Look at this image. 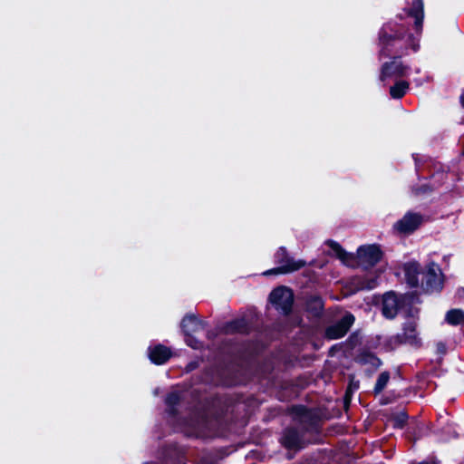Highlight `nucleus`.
<instances>
[{
	"label": "nucleus",
	"mask_w": 464,
	"mask_h": 464,
	"mask_svg": "<svg viewBox=\"0 0 464 464\" xmlns=\"http://www.w3.org/2000/svg\"><path fill=\"white\" fill-rule=\"evenodd\" d=\"M276 263L278 264V267L273 268L264 272L265 276L273 274H288L301 269L305 266L304 260H295L287 254L285 247H280L275 256Z\"/></svg>",
	"instance_id": "f03ea898"
},
{
	"label": "nucleus",
	"mask_w": 464,
	"mask_h": 464,
	"mask_svg": "<svg viewBox=\"0 0 464 464\" xmlns=\"http://www.w3.org/2000/svg\"><path fill=\"white\" fill-rule=\"evenodd\" d=\"M422 221L423 218L421 215L408 212L393 225V228L401 234H411L420 226Z\"/></svg>",
	"instance_id": "39448f33"
},
{
	"label": "nucleus",
	"mask_w": 464,
	"mask_h": 464,
	"mask_svg": "<svg viewBox=\"0 0 464 464\" xmlns=\"http://www.w3.org/2000/svg\"><path fill=\"white\" fill-rule=\"evenodd\" d=\"M390 380V374L387 372H382L376 382L374 391L375 392H381L387 385Z\"/></svg>",
	"instance_id": "4be33fe9"
},
{
	"label": "nucleus",
	"mask_w": 464,
	"mask_h": 464,
	"mask_svg": "<svg viewBox=\"0 0 464 464\" xmlns=\"http://www.w3.org/2000/svg\"><path fill=\"white\" fill-rule=\"evenodd\" d=\"M425 284L428 291H440L443 285V276L440 266L431 262L427 266Z\"/></svg>",
	"instance_id": "0eeeda50"
},
{
	"label": "nucleus",
	"mask_w": 464,
	"mask_h": 464,
	"mask_svg": "<svg viewBox=\"0 0 464 464\" xmlns=\"http://www.w3.org/2000/svg\"><path fill=\"white\" fill-rule=\"evenodd\" d=\"M462 154L464 155V150H463V153H462Z\"/></svg>",
	"instance_id": "cd10ccee"
},
{
	"label": "nucleus",
	"mask_w": 464,
	"mask_h": 464,
	"mask_svg": "<svg viewBox=\"0 0 464 464\" xmlns=\"http://www.w3.org/2000/svg\"><path fill=\"white\" fill-rule=\"evenodd\" d=\"M186 343L194 348V349H198L200 347V343L196 340L192 335H186Z\"/></svg>",
	"instance_id": "393cba45"
},
{
	"label": "nucleus",
	"mask_w": 464,
	"mask_h": 464,
	"mask_svg": "<svg viewBox=\"0 0 464 464\" xmlns=\"http://www.w3.org/2000/svg\"><path fill=\"white\" fill-rule=\"evenodd\" d=\"M329 246L331 247L333 253L338 257L344 265L353 266L355 261V256L344 251L342 246L334 241H329Z\"/></svg>",
	"instance_id": "2eb2a0df"
},
{
	"label": "nucleus",
	"mask_w": 464,
	"mask_h": 464,
	"mask_svg": "<svg viewBox=\"0 0 464 464\" xmlns=\"http://www.w3.org/2000/svg\"><path fill=\"white\" fill-rule=\"evenodd\" d=\"M179 401V394L177 392H170L166 398V403L169 406L177 404Z\"/></svg>",
	"instance_id": "b1692460"
},
{
	"label": "nucleus",
	"mask_w": 464,
	"mask_h": 464,
	"mask_svg": "<svg viewBox=\"0 0 464 464\" xmlns=\"http://www.w3.org/2000/svg\"><path fill=\"white\" fill-rule=\"evenodd\" d=\"M408 419V415L405 412H400L397 416L393 419V426L396 428H402Z\"/></svg>",
	"instance_id": "5701e85b"
},
{
	"label": "nucleus",
	"mask_w": 464,
	"mask_h": 464,
	"mask_svg": "<svg viewBox=\"0 0 464 464\" xmlns=\"http://www.w3.org/2000/svg\"><path fill=\"white\" fill-rule=\"evenodd\" d=\"M269 300L276 310L287 314L292 309L294 295L288 287L279 286L271 292Z\"/></svg>",
	"instance_id": "7ed1b4c3"
},
{
	"label": "nucleus",
	"mask_w": 464,
	"mask_h": 464,
	"mask_svg": "<svg viewBox=\"0 0 464 464\" xmlns=\"http://www.w3.org/2000/svg\"><path fill=\"white\" fill-rule=\"evenodd\" d=\"M366 357H367V359H365V362H369L374 366L380 365V363H381L380 360L378 358H376L375 356H373L372 354H368Z\"/></svg>",
	"instance_id": "a878e982"
},
{
	"label": "nucleus",
	"mask_w": 464,
	"mask_h": 464,
	"mask_svg": "<svg viewBox=\"0 0 464 464\" xmlns=\"http://www.w3.org/2000/svg\"><path fill=\"white\" fill-rule=\"evenodd\" d=\"M246 330V323L244 319L235 320L226 326L227 333H243Z\"/></svg>",
	"instance_id": "aec40b11"
},
{
	"label": "nucleus",
	"mask_w": 464,
	"mask_h": 464,
	"mask_svg": "<svg viewBox=\"0 0 464 464\" xmlns=\"http://www.w3.org/2000/svg\"><path fill=\"white\" fill-rule=\"evenodd\" d=\"M307 306L308 309L314 311V314H317L323 310V300L318 296H313L308 300Z\"/></svg>",
	"instance_id": "412c9836"
},
{
	"label": "nucleus",
	"mask_w": 464,
	"mask_h": 464,
	"mask_svg": "<svg viewBox=\"0 0 464 464\" xmlns=\"http://www.w3.org/2000/svg\"><path fill=\"white\" fill-rule=\"evenodd\" d=\"M446 321L451 325L464 322V312L460 309H452L446 314Z\"/></svg>",
	"instance_id": "6ab92c4d"
},
{
	"label": "nucleus",
	"mask_w": 464,
	"mask_h": 464,
	"mask_svg": "<svg viewBox=\"0 0 464 464\" xmlns=\"http://www.w3.org/2000/svg\"><path fill=\"white\" fill-rule=\"evenodd\" d=\"M181 329L185 335H191L194 333L203 330L204 324L194 314L186 315L180 324Z\"/></svg>",
	"instance_id": "f8f14e48"
},
{
	"label": "nucleus",
	"mask_w": 464,
	"mask_h": 464,
	"mask_svg": "<svg viewBox=\"0 0 464 464\" xmlns=\"http://www.w3.org/2000/svg\"><path fill=\"white\" fill-rule=\"evenodd\" d=\"M401 27L398 28L396 24L392 23L382 27L380 33V58H400L408 53L409 48H411L414 52L418 50L419 44L415 42V39L411 35H404L401 32Z\"/></svg>",
	"instance_id": "f257e3e1"
},
{
	"label": "nucleus",
	"mask_w": 464,
	"mask_h": 464,
	"mask_svg": "<svg viewBox=\"0 0 464 464\" xmlns=\"http://www.w3.org/2000/svg\"><path fill=\"white\" fill-rule=\"evenodd\" d=\"M408 89L409 83L404 81H400L391 87L390 94L393 99H400L406 93Z\"/></svg>",
	"instance_id": "a211bd4d"
},
{
	"label": "nucleus",
	"mask_w": 464,
	"mask_h": 464,
	"mask_svg": "<svg viewBox=\"0 0 464 464\" xmlns=\"http://www.w3.org/2000/svg\"><path fill=\"white\" fill-rule=\"evenodd\" d=\"M354 322V316L347 314L341 320L326 329V336L329 339H339L345 335Z\"/></svg>",
	"instance_id": "6e6552de"
},
{
	"label": "nucleus",
	"mask_w": 464,
	"mask_h": 464,
	"mask_svg": "<svg viewBox=\"0 0 464 464\" xmlns=\"http://www.w3.org/2000/svg\"><path fill=\"white\" fill-rule=\"evenodd\" d=\"M401 338L403 342L411 344H417L419 343L417 324L415 321L410 320L405 323Z\"/></svg>",
	"instance_id": "4468645a"
},
{
	"label": "nucleus",
	"mask_w": 464,
	"mask_h": 464,
	"mask_svg": "<svg viewBox=\"0 0 464 464\" xmlns=\"http://www.w3.org/2000/svg\"><path fill=\"white\" fill-rule=\"evenodd\" d=\"M405 11L408 15L414 18V26L418 34L422 28L424 12L422 0H406Z\"/></svg>",
	"instance_id": "1a4fd4ad"
},
{
	"label": "nucleus",
	"mask_w": 464,
	"mask_h": 464,
	"mask_svg": "<svg viewBox=\"0 0 464 464\" xmlns=\"http://www.w3.org/2000/svg\"><path fill=\"white\" fill-rule=\"evenodd\" d=\"M170 356L171 351L162 344H157L149 348V357L156 364L165 363Z\"/></svg>",
	"instance_id": "9b49d317"
},
{
	"label": "nucleus",
	"mask_w": 464,
	"mask_h": 464,
	"mask_svg": "<svg viewBox=\"0 0 464 464\" xmlns=\"http://www.w3.org/2000/svg\"><path fill=\"white\" fill-rule=\"evenodd\" d=\"M399 309V301L393 293H387L382 299V314L389 319L396 316Z\"/></svg>",
	"instance_id": "9d476101"
},
{
	"label": "nucleus",
	"mask_w": 464,
	"mask_h": 464,
	"mask_svg": "<svg viewBox=\"0 0 464 464\" xmlns=\"http://www.w3.org/2000/svg\"><path fill=\"white\" fill-rule=\"evenodd\" d=\"M353 284L357 290H371L378 285V277L368 275L365 277H355Z\"/></svg>",
	"instance_id": "dca6fc26"
},
{
	"label": "nucleus",
	"mask_w": 464,
	"mask_h": 464,
	"mask_svg": "<svg viewBox=\"0 0 464 464\" xmlns=\"http://www.w3.org/2000/svg\"><path fill=\"white\" fill-rule=\"evenodd\" d=\"M460 101H461L462 105L464 106V92H463V94L460 97Z\"/></svg>",
	"instance_id": "bb28decb"
},
{
	"label": "nucleus",
	"mask_w": 464,
	"mask_h": 464,
	"mask_svg": "<svg viewBox=\"0 0 464 464\" xmlns=\"http://www.w3.org/2000/svg\"><path fill=\"white\" fill-rule=\"evenodd\" d=\"M420 272V264L417 262H409L404 266V273L408 285L411 287H416L419 285V275Z\"/></svg>",
	"instance_id": "ddd939ff"
},
{
	"label": "nucleus",
	"mask_w": 464,
	"mask_h": 464,
	"mask_svg": "<svg viewBox=\"0 0 464 464\" xmlns=\"http://www.w3.org/2000/svg\"><path fill=\"white\" fill-rule=\"evenodd\" d=\"M300 437L295 429H288L284 432L282 443L288 449H294L300 446Z\"/></svg>",
	"instance_id": "f3484780"
},
{
	"label": "nucleus",
	"mask_w": 464,
	"mask_h": 464,
	"mask_svg": "<svg viewBox=\"0 0 464 464\" xmlns=\"http://www.w3.org/2000/svg\"><path fill=\"white\" fill-rule=\"evenodd\" d=\"M410 67L402 63L399 58H393L392 61L382 64L381 69L380 80L385 82L390 78H401L407 76Z\"/></svg>",
	"instance_id": "20e7f679"
},
{
	"label": "nucleus",
	"mask_w": 464,
	"mask_h": 464,
	"mask_svg": "<svg viewBox=\"0 0 464 464\" xmlns=\"http://www.w3.org/2000/svg\"><path fill=\"white\" fill-rule=\"evenodd\" d=\"M357 258L360 264L372 266L382 258V251L376 245L362 246L357 250Z\"/></svg>",
	"instance_id": "423d86ee"
}]
</instances>
